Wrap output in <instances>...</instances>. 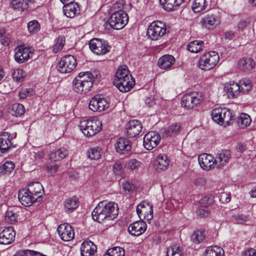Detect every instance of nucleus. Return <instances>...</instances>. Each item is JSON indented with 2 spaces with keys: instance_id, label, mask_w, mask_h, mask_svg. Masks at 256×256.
Returning <instances> with one entry per match:
<instances>
[{
  "instance_id": "2f4dec72",
  "label": "nucleus",
  "mask_w": 256,
  "mask_h": 256,
  "mask_svg": "<svg viewBox=\"0 0 256 256\" xmlns=\"http://www.w3.org/2000/svg\"><path fill=\"white\" fill-rule=\"evenodd\" d=\"M10 134L4 132L0 135V156L12 146Z\"/></svg>"
},
{
  "instance_id": "cd10ccee",
  "label": "nucleus",
  "mask_w": 256,
  "mask_h": 256,
  "mask_svg": "<svg viewBox=\"0 0 256 256\" xmlns=\"http://www.w3.org/2000/svg\"><path fill=\"white\" fill-rule=\"evenodd\" d=\"M114 146L116 151L120 154H126L131 150L130 142L124 138H118Z\"/></svg>"
},
{
  "instance_id": "a211bd4d",
  "label": "nucleus",
  "mask_w": 256,
  "mask_h": 256,
  "mask_svg": "<svg viewBox=\"0 0 256 256\" xmlns=\"http://www.w3.org/2000/svg\"><path fill=\"white\" fill-rule=\"evenodd\" d=\"M18 198L21 204L26 206H31L38 200L32 195L26 188H24L19 191Z\"/></svg>"
},
{
  "instance_id": "de8ad7c7",
  "label": "nucleus",
  "mask_w": 256,
  "mask_h": 256,
  "mask_svg": "<svg viewBox=\"0 0 256 256\" xmlns=\"http://www.w3.org/2000/svg\"><path fill=\"white\" fill-rule=\"evenodd\" d=\"M125 252L123 248L114 247L108 250L106 256H124Z\"/></svg>"
},
{
  "instance_id": "37998d69",
  "label": "nucleus",
  "mask_w": 256,
  "mask_h": 256,
  "mask_svg": "<svg viewBox=\"0 0 256 256\" xmlns=\"http://www.w3.org/2000/svg\"><path fill=\"white\" fill-rule=\"evenodd\" d=\"M206 7V0H194L192 4V10L196 13L204 10Z\"/></svg>"
},
{
  "instance_id": "bb28decb",
  "label": "nucleus",
  "mask_w": 256,
  "mask_h": 256,
  "mask_svg": "<svg viewBox=\"0 0 256 256\" xmlns=\"http://www.w3.org/2000/svg\"><path fill=\"white\" fill-rule=\"evenodd\" d=\"M63 10L64 15L69 18H73L80 13V6L76 2L64 5Z\"/></svg>"
},
{
  "instance_id": "c85d7f7f",
  "label": "nucleus",
  "mask_w": 256,
  "mask_h": 256,
  "mask_svg": "<svg viewBox=\"0 0 256 256\" xmlns=\"http://www.w3.org/2000/svg\"><path fill=\"white\" fill-rule=\"evenodd\" d=\"M174 62L175 58L172 56L165 54L159 58L158 66L160 68L166 70L170 68Z\"/></svg>"
},
{
  "instance_id": "c756f323",
  "label": "nucleus",
  "mask_w": 256,
  "mask_h": 256,
  "mask_svg": "<svg viewBox=\"0 0 256 256\" xmlns=\"http://www.w3.org/2000/svg\"><path fill=\"white\" fill-rule=\"evenodd\" d=\"M68 154V150L65 148H60L51 151L49 154V159L51 161L57 162L66 158Z\"/></svg>"
},
{
  "instance_id": "0e129e2a",
  "label": "nucleus",
  "mask_w": 256,
  "mask_h": 256,
  "mask_svg": "<svg viewBox=\"0 0 256 256\" xmlns=\"http://www.w3.org/2000/svg\"><path fill=\"white\" fill-rule=\"evenodd\" d=\"M212 202V199L210 198V197L208 196H205L203 198H202L200 203V205L203 206H208Z\"/></svg>"
},
{
  "instance_id": "774afa93",
  "label": "nucleus",
  "mask_w": 256,
  "mask_h": 256,
  "mask_svg": "<svg viewBox=\"0 0 256 256\" xmlns=\"http://www.w3.org/2000/svg\"><path fill=\"white\" fill-rule=\"evenodd\" d=\"M34 254L32 250H26L24 252H17L14 256H32Z\"/></svg>"
},
{
  "instance_id": "6ab92c4d",
  "label": "nucleus",
  "mask_w": 256,
  "mask_h": 256,
  "mask_svg": "<svg viewBox=\"0 0 256 256\" xmlns=\"http://www.w3.org/2000/svg\"><path fill=\"white\" fill-rule=\"evenodd\" d=\"M160 140V136L154 132H150L145 134V149L151 150L156 146Z\"/></svg>"
},
{
  "instance_id": "13d9d810",
  "label": "nucleus",
  "mask_w": 256,
  "mask_h": 256,
  "mask_svg": "<svg viewBox=\"0 0 256 256\" xmlns=\"http://www.w3.org/2000/svg\"><path fill=\"white\" fill-rule=\"evenodd\" d=\"M240 84V92H248L252 88L250 82L248 80H244L242 81Z\"/></svg>"
},
{
  "instance_id": "c03bdc74",
  "label": "nucleus",
  "mask_w": 256,
  "mask_h": 256,
  "mask_svg": "<svg viewBox=\"0 0 256 256\" xmlns=\"http://www.w3.org/2000/svg\"><path fill=\"white\" fill-rule=\"evenodd\" d=\"M14 164L12 162L7 161L0 168V173L2 175H9L14 169Z\"/></svg>"
},
{
  "instance_id": "c9c22d12",
  "label": "nucleus",
  "mask_w": 256,
  "mask_h": 256,
  "mask_svg": "<svg viewBox=\"0 0 256 256\" xmlns=\"http://www.w3.org/2000/svg\"><path fill=\"white\" fill-rule=\"evenodd\" d=\"M124 0H118L110 8L111 13L127 14Z\"/></svg>"
},
{
  "instance_id": "7ed1b4c3",
  "label": "nucleus",
  "mask_w": 256,
  "mask_h": 256,
  "mask_svg": "<svg viewBox=\"0 0 256 256\" xmlns=\"http://www.w3.org/2000/svg\"><path fill=\"white\" fill-rule=\"evenodd\" d=\"M80 126L83 134L87 136H92L102 130V122L96 118H91L80 122Z\"/></svg>"
},
{
  "instance_id": "20e7f679",
  "label": "nucleus",
  "mask_w": 256,
  "mask_h": 256,
  "mask_svg": "<svg viewBox=\"0 0 256 256\" xmlns=\"http://www.w3.org/2000/svg\"><path fill=\"white\" fill-rule=\"evenodd\" d=\"M220 60L218 54L215 51H210L203 54L198 60V67L206 71L212 69Z\"/></svg>"
},
{
  "instance_id": "0eeeda50",
  "label": "nucleus",
  "mask_w": 256,
  "mask_h": 256,
  "mask_svg": "<svg viewBox=\"0 0 256 256\" xmlns=\"http://www.w3.org/2000/svg\"><path fill=\"white\" fill-rule=\"evenodd\" d=\"M212 120L220 124H228L232 118L230 110L226 108H218L212 110Z\"/></svg>"
},
{
  "instance_id": "e2e57ef3",
  "label": "nucleus",
  "mask_w": 256,
  "mask_h": 256,
  "mask_svg": "<svg viewBox=\"0 0 256 256\" xmlns=\"http://www.w3.org/2000/svg\"><path fill=\"white\" fill-rule=\"evenodd\" d=\"M122 188L126 194H128L134 188V186L131 182H126L122 184Z\"/></svg>"
},
{
  "instance_id": "a18cd8bd",
  "label": "nucleus",
  "mask_w": 256,
  "mask_h": 256,
  "mask_svg": "<svg viewBox=\"0 0 256 256\" xmlns=\"http://www.w3.org/2000/svg\"><path fill=\"white\" fill-rule=\"evenodd\" d=\"M28 32L31 34H34L38 32L40 30V25L36 20H32L27 24Z\"/></svg>"
},
{
  "instance_id": "6e6552de",
  "label": "nucleus",
  "mask_w": 256,
  "mask_h": 256,
  "mask_svg": "<svg viewBox=\"0 0 256 256\" xmlns=\"http://www.w3.org/2000/svg\"><path fill=\"white\" fill-rule=\"evenodd\" d=\"M110 102L100 95H96L89 102V108L94 112H102L109 107Z\"/></svg>"
},
{
  "instance_id": "680f3d73",
  "label": "nucleus",
  "mask_w": 256,
  "mask_h": 256,
  "mask_svg": "<svg viewBox=\"0 0 256 256\" xmlns=\"http://www.w3.org/2000/svg\"><path fill=\"white\" fill-rule=\"evenodd\" d=\"M196 214L198 215L201 216H207L208 214V206L200 205V206L196 210Z\"/></svg>"
},
{
  "instance_id": "2eb2a0df",
  "label": "nucleus",
  "mask_w": 256,
  "mask_h": 256,
  "mask_svg": "<svg viewBox=\"0 0 256 256\" xmlns=\"http://www.w3.org/2000/svg\"><path fill=\"white\" fill-rule=\"evenodd\" d=\"M200 102V94L193 92L184 94L182 98V105L188 108H192Z\"/></svg>"
},
{
  "instance_id": "79ce46f5",
  "label": "nucleus",
  "mask_w": 256,
  "mask_h": 256,
  "mask_svg": "<svg viewBox=\"0 0 256 256\" xmlns=\"http://www.w3.org/2000/svg\"><path fill=\"white\" fill-rule=\"evenodd\" d=\"M251 122V118L249 115L242 113L240 114L238 120V124L242 128L248 126Z\"/></svg>"
},
{
  "instance_id": "412c9836",
  "label": "nucleus",
  "mask_w": 256,
  "mask_h": 256,
  "mask_svg": "<svg viewBox=\"0 0 256 256\" xmlns=\"http://www.w3.org/2000/svg\"><path fill=\"white\" fill-rule=\"evenodd\" d=\"M198 162L201 168L206 170L215 166L214 158L212 154H204L200 155Z\"/></svg>"
},
{
  "instance_id": "864d4df0",
  "label": "nucleus",
  "mask_w": 256,
  "mask_h": 256,
  "mask_svg": "<svg viewBox=\"0 0 256 256\" xmlns=\"http://www.w3.org/2000/svg\"><path fill=\"white\" fill-rule=\"evenodd\" d=\"M145 219L147 220H150L153 218V206L152 204L149 202H146L145 201Z\"/></svg>"
},
{
  "instance_id": "a19ab883",
  "label": "nucleus",
  "mask_w": 256,
  "mask_h": 256,
  "mask_svg": "<svg viewBox=\"0 0 256 256\" xmlns=\"http://www.w3.org/2000/svg\"><path fill=\"white\" fill-rule=\"evenodd\" d=\"M9 112L13 116H20L24 113L25 108L20 104H14L10 108Z\"/></svg>"
},
{
  "instance_id": "8fccbe9b",
  "label": "nucleus",
  "mask_w": 256,
  "mask_h": 256,
  "mask_svg": "<svg viewBox=\"0 0 256 256\" xmlns=\"http://www.w3.org/2000/svg\"><path fill=\"white\" fill-rule=\"evenodd\" d=\"M10 6L14 10L20 11L27 9V4H24L22 0H12Z\"/></svg>"
},
{
  "instance_id": "e433bc0d",
  "label": "nucleus",
  "mask_w": 256,
  "mask_h": 256,
  "mask_svg": "<svg viewBox=\"0 0 256 256\" xmlns=\"http://www.w3.org/2000/svg\"><path fill=\"white\" fill-rule=\"evenodd\" d=\"M224 254L222 248L216 246L208 247L204 253V256H223Z\"/></svg>"
},
{
  "instance_id": "6e6d98bb",
  "label": "nucleus",
  "mask_w": 256,
  "mask_h": 256,
  "mask_svg": "<svg viewBox=\"0 0 256 256\" xmlns=\"http://www.w3.org/2000/svg\"><path fill=\"white\" fill-rule=\"evenodd\" d=\"M5 220L10 224H14L16 221L17 215L12 210H8L5 216Z\"/></svg>"
},
{
  "instance_id": "1a4fd4ad",
  "label": "nucleus",
  "mask_w": 256,
  "mask_h": 256,
  "mask_svg": "<svg viewBox=\"0 0 256 256\" xmlns=\"http://www.w3.org/2000/svg\"><path fill=\"white\" fill-rule=\"evenodd\" d=\"M128 21L127 14L112 13L109 19V24L113 28L120 30L124 27Z\"/></svg>"
},
{
  "instance_id": "69168bd1",
  "label": "nucleus",
  "mask_w": 256,
  "mask_h": 256,
  "mask_svg": "<svg viewBox=\"0 0 256 256\" xmlns=\"http://www.w3.org/2000/svg\"><path fill=\"white\" fill-rule=\"evenodd\" d=\"M58 170V166L56 164H49L46 166L47 172L50 174H55Z\"/></svg>"
},
{
  "instance_id": "603ef678",
  "label": "nucleus",
  "mask_w": 256,
  "mask_h": 256,
  "mask_svg": "<svg viewBox=\"0 0 256 256\" xmlns=\"http://www.w3.org/2000/svg\"><path fill=\"white\" fill-rule=\"evenodd\" d=\"M204 232L197 230L194 232L191 236V240L193 242L198 244L204 240Z\"/></svg>"
},
{
  "instance_id": "4c0bfd02",
  "label": "nucleus",
  "mask_w": 256,
  "mask_h": 256,
  "mask_svg": "<svg viewBox=\"0 0 256 256\" xmlns=\"http://www.w3.org/2000/svg\"><path fill=\"white\" fill-rule=\"evenodd\" d=\"M78 206V201L76 197L68 198L64 202V208L68 212H70Z\"/></svg>"
},
{
  "instance_id": "473e14b6",
  "label": "nucleus",
  "mask_w": 256,
  "mask_h": 256,
  "mask_svg": "<svg viewBox=\"0 0 256 256\" xmlns=\"http://www.w3.org/2000/svg\"><path fill=\"white\" fill-rule=\"evenodd\" d=\"M180 130V126L177 124H172L167 128L163 129L161 134L163 138L173 136L178 134Z\"/></svg>"
},
{
  "instance_id": "58836bf2",
  "label": "nucleus",
  "mask_w": 256,
  "mask_h": 256,
  "mask_svg": "<svg viewBox=\"0 0 256 256\" xmlns=\"http://www.w3.org/2000/svg\"><path fill=\"white\" fill-rule=\"evenodd\" d=\"M204 47L202 41L194 40L190 42L187 46V49L192 52L198 53L201 51Z\"/></svg>"
},
{
  "instance_id": "ddd939ff",
  "label": "nucleus",
  "mask_w": 256,
  "mask_h": 256,
  "mask_svg": "<svg viewBox=\"0 0 256 256\" xmlns=\"http://www.w3.org/2000/svg\"><path fill=\"white\" fill-rule=\"evenodd\" d=\"M200 24L204 28L208 30L213 29L220 24V19L216 14H208L202 18Z\"/></svg>"
},
{
  "instance_id": "bf43d9fd",
  "label": "nucleus",
  "mask_w": 256,
  "mask_h": 256,
  "mask_svg": "<svg viewBox=\"0 0 256 256\" xmlns=\"http://www.w3.org/2000/svg\"><path fill=\"white\" fill-rule=\"evenodd\" d=\"M113 172L115 175L120 176L123 172V167L120 162H116L112 167Z\"/></svg>"
},
{
  "instance_id": "052dcab7",
  "label": "nucleus",
  "mask_w": 256,
  "mask_h": 256,
  "mask_svg": "<svg viewBox=\"0 0 256 256\" xmlns=\"http://www.w3.org/2000/svg\"><path fill=\"white\" fill-rule=\"evenodd\" d=\"M33 94V90L31 88H23L19 92V96L20 98H25L28 96H30Z\"/></svg>"
},
{
  "instance_id": "338daca9",
  "label": "nucleus",
  "mask_w": 256,
  "mask_h": 256,
  "mask_svg": "<svg viewBox=\"0 0 256 256\" xmlns=\"http://www.w3.org/2000/svg\"><path fill=\"white\" fill-rule=\"evenodd\" d=\"M256 250L253 248H249L242 252L243 256H255Z\"/></svg>"
},
{
  "instance_id": "f257e3e1",
  "label": "nucleus",
  "mask_w": 256,
  "mask_h": 256,
  "mask_svg": "<svg viewBox=\"0 0 256 256\" xmlns=\"http://www.w3.org/2000/svg\"><path fill=\"white\" fill-rule=\"evenodd\" d=\"M113 84L122 92H128L134 86V79L132 78L126 66H120L118 68Z\"/></svg>"
},
{
  "instance_id": "a878e982",
  "label": "nucleus",
  "mask_w": 256,
  "mask_h": 256,
  "mask_svg": "<svg viewBox=\"0 0 256 256\" xmlns=\"http://www.w3.org/2000/svg\"><path fill=\"white\" fill-rule=\"evenodd\" d=\"M30 194H32L36 199L41 198L43 196L44 191L42 186L38 182H32L26 188Z\"/></svg>"
},
{
  "instance_id": "4be33fe9",
  "label": "nucleus",
  "mask_w": 256,
  "mask_h": 256,
  "mask_svg": "<svg viewBox=\"0 0 256 256\" xmlns=\"http://www.w3.org/2000/svg\"><path fill=\"white\" fill-rule=\"evenodd\" d=\"M170 160L165 154H160L156 158L154 166L158 172L166 170L169 166Z\"/></svg>"
},
{
  "instance_id": "f8f14e48",
  "label": "nucleus",
  "mask_w": 256,
  "mask_h": 256,
  "mask_svg": "<svg viewBox=\"0 0 256 256\" xmlns=\"http://www.w3.org/2000/svg\"><path fill=\"white\" fill-rule=\"evenodd\" d=\"M58 234L62 240L70 242L74 237V230L72 227L68 224H62L57 228Z\"/></svg>"
},
{
  "instance_id": "9d476101",
  "label": "nucleus",
  "mask_w": 256,
  "mask_h": 256,
  "mask_svg": "<svg viewBox=\"0 0 256 256\" xmlns=\"http://www.w3.org/2000/svg\"><path fill=\"white\" fill-rule=\"evenodd\" d=\"M33 54V49L31 48L19 46L15 49L14 59L19 64L28 60Z\"/></svg>"
},
{
  "instance_id": "72a5a7b5",
  "label": "nucleus",
  "mask_w": 256,
  "mask_h": 256,
  "mask_svg": "<svg viewBox=\"0 0 256 256\" xmlns=\"http://www.w3.org/2000/svg\"><path fill=\"white\" fill-rule=\"evenodd\" d=\"M255 62L250 58H243L240 59L238 62V68L244 71H249L252 70L255 66Z\"/></svg>"
},
{
  "instance_id": "4d7b16f0",
  "label": "nucleus",
  "mask_w": 256,
  "mask_h": 256,
  "mask_svg": "<svg viewBox=\"0 0 256 256\" xmlns=\"http://www.w3.org/2000/svg\"><path fill=\"white\" fill-rule=\"evenodd\" d=\"M24 72L22 69L14 70L12 73V78L17 82L22 80L24 78Z\"/></svg>"
},
{
  "instance_id": "dca6fc26",
  "label": "nucleus",
  "mask_w": 256,
  "mask_h": 256,
  "mask_svg": "<svg viewBox=\"0 0 256 256\" xmlns=\"http://www.w3.org/2000/svg\"><path fill=\"white\" fill-rule=\"evenodd\" d=\"M142 124L138 120H130L126 126L127 135L130 138H134L141 132Z\"/></svg>"
},
{
  "instance_id": "423d86ee",
  "label": "nucleus",
  "mask_w": 256,
  "mask_h": 256,
  "mask_svg": "<svg viewBox=\"0 0 256 256\" xmlns=\"http://www.w3.org/2000/svg\"><path fill=\"white\" fill-rule=\"evenodd\" d=\"M77 65L76 58L72 55H66L62 58L58 64V71L62 74L70 73Z\"/></svg>"
},
{
  "instance_id": "f03ea898",
  "label": "nucleus",
  "mask_w": 256,
  "mask_h": 256,
  "mask_svg": "<svg viewBox=\"0 0 256 256\" xmlns=\"http://www.w3.org/2000/svg\"><path fill=\"white\" fill-rule=\"evenodd\" d=\"M95 80L94 75L90 72H82L72 82V90L79 94H86L89 92Z\"/></svg>"
},
{
  "instance_id": "5701e85b",
  "label": "nucleus",
  "mask_w": 256,
  "mask_h": 256,
  "mask_svg": "<svg viewBox=\"0 0 256 256\" xmlns=\"http://www.w3.org/2000/svg\"><path fill=\"white\" fill-rule=\"evenodd\" d=\"M104 208L108 220L114 219L118 214V205L114 202H104Z\"/></svg>"
},
{
  "instance_id": "b1692460",
  "label": "nucleus",
  "mask_w": 256,
  "mask_h": 256,
  "mask_svg": "<svg viewBox=\"0 0 256 256\" xmlns=\"http://www.w3.org/2000/svg\"><path fill=\"white\" fill-rule=\"evenodd\" d=\"M104 202H100L92 213L93 220L98 222H100L104 220L107 219L104 208Z\"/></svg>"
},
{
  "instance_id": "3c124183",
  "label": "nucleus",
  "mask_w": 256,
  "mask_h": 256,
  "mask_svg": "<svg viewBox=\"0 0 256 256\" xmlns=\"http://www.w3.org/2000/svg\"><path fill=\"white\" fill-rule=\"evenodd\" d=\"M0 42L4 46H7L10 42V37L8 34H6L5 29L0 28Z\"/></svg>"
},
{
  "instance_id": "49530a36",
  "label": "nucleus",
  "mask_w": 256,
  "mask_h": 256,
  "mask_svg": "<svg viewBox=\"0 0 256 256\" xmlns=\"http://www.w3.org/2000/svg\"><path fill=\"white\" fill-rule=\"evenodd\" d=\"M182 250L176 244H172L168 248L167 256H182Z\"/></svg>"
},
{
  "instance_id": "39448f33",
  "label": "nucleus",
  "mask_w": 256,
  "mask_h": 256,
  "mask_svg": "<svg viewBox=\"0 0 256 256\" xmlns=\"http://www.w3.org/2000/svg\"><path fill=\"white\" fill-rule=\"evenodd\" d=\"M166 31V26L164 23L160 21H154L148 26L146 35L150 40H156L164 36Z\"/></svg>"
},
{
  "instance_id": "5fc2aeb1",
  "label": "nucleus",
  "mask_w": 256,
  "mask_h": 256,
  "mask_svg": "<svg viewBox=\"0 0 256 256\" xmlns=\"http://www.w3.org/2000/svg\"><path fill=\"white\" fill-rule=\"evenodd\" d=\"M140 166V162L136 159H132L126 162V168L128 170H134L138 169Z\"/></svg>"
},
{
  "instance_id": "393cba45",
  "label": "nucleus",
  "mask_w": 256,
  "mask_h": 256,
  "mask_svg": "<svg viewBox=\"0 0 256 256\" xmlns=\"http://www.w3.org/2000/svg\"><path fill=\"white\" fill-rule=\"evenodd\" d=\"M96 252V247L91 241H84L81 244L82 256H94Z\"/></svg>"
},
{
  "instance_id": "f3484780",
  "label": "nucleus",
  "mask_w": 256,
  "mask_h": 256,
  "mask_svg": "<svg viewBox=\"0 0 256 256\" xmlns=\"http://www.w3.org/2000/svg\"><path fill=\"white\" fill-rule=\"evenodd\" d=\"M231 158V153L228 150H222L219 152L214 158L215 166L222 168L227 164Z\"/></svg>"
},
{
  "instance_id": "09e8293b",
  "label": "nucleus",
  "mask_w": 256,
  "mask_h": 256,
  "mask_svg": "<svg viewBox=\"0 0 256 256\" xmlns=\"http://www.w3.org/2000/svg\"><path fill=\"white\" fill-rule=\"evenodd\" d=\"M102 154V149L98 147L92 148L87 152L88 157L92 160L98 159Z\"/></svg>"
},
{
  "instance_id": "7c9ffc66",
  "label": "nucleus",
  "mask_w": 256,
  "mask_h": 256,
  "mask_svg": "<svg viewBox=\"0 0 256 256\" xmlns=\"http://www.w3.org/2000/svg\"><path fill=\"white\" fill-rule=\"evenodd\" d=\"M144 222L136 221L132 224L128 228V232L131 235L139 236L144 232Z\"/></svg>"
},
{
  "instance_id": "ea45409f",
  "label": "nucleus",
  "mask_w": 256,
  "mask_h": 256,
  "mask_svg": "<svg viewBox=\"0 0 256 256\" xmlns=\"http://www.w3.org/2000/svg\"><path fill=\"white\" fill-rule=\"evenodd\" d=\"M65 38L64 36H59L55 39L52 50L54 53H56L63 48L65 44Z\"/></svg>"
},
{
  "instance_id": "f704fd0d",
  "label": "nucleus",
  "mask_w": 256,
  "mask_h": 256,
  "mask_svg": "<svg viewBox=\"0 0 256 256\" xmlns=\"http://www.w3.org/2000/svg\"><path fill=\"white\" fill-rule=\"evenodd\" d=\"M184 0H160L164 8L167 11H171L181 5Z\"/></svg>"
},
{
  "instance_id": "9b49d317",
  "label": "nucleus",
  "mask_w": 256,
  "mask_h": 256,
  "mask_svg": "<svg viewBox=\"0 0 256 256\" xmlns=\"http://www.w3.org/2000/svg\"><path fill=\"white\" fill-rule=\"evenodd\" d=\"M90 49L97 54H105L109 50L107 42L100 39L94 38L89 42Z\"/></svg>"
},
{
  "instance_id": "aec40b11",
  "label": "nucleus",
  "mask_w": 256,
  "mask_h": 256,
  "mask_svg": "<svg viewBox=\"0 0 256 256\" xmlns=\"http://www.w3.org/2000/svg\"><path fill=\"white\" fill-rule=\"evenodd\" d=\"M224 91L228 98H236L240 93V86L234 82L226 83L224 86Z\"/></svg>"
},
{
  "instance_id": "4468645a",
  "label": "nucleus",
  "mask_w": 256,
  "mask_h": 256,
  "mask_svg": "<svg viewBox=\"0 0 256 256\" xmlns=\"http://www.w3.org/2000/svg\"><path fill=\"white\" fill-rule=\"evenodd\" d=\"M16 232L12 226L0 228V244H8L15 238Z\"/></svg>"
}]
</instances>
